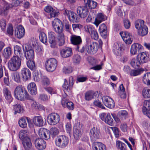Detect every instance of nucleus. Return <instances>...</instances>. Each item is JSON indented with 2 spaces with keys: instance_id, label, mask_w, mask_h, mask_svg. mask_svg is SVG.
I'll return each instance as SVG.
<instances>
[{
  "instance_id": "obj_1",
  "label": "nucleus",
  "mask_w": 150,
  "mask_h": 150,
  "mask_svg": "<svg viewBox=\"0 0 150 150\" xmlns=\"http://www.w3.org/2000/svg\"><path fill=\"white\" fill-rule=\"evenodd\" d=\"M14 95L16 98L21 100H33L24 87L21 85L16 86L15 88Z\"/></svg>"
},
{
  "instance_id": "obj_2",
  "label": "nucleus",
  "mask_w": 150,
  "mask_h": 150,
  "mask_svg": "<svg viewBox=\"0 0 150 150\" xmlns=\"http://www.w3.org/2000/svg\"><path fill=\"white\" fill-rule=\"evenodd\" d=\"M23 0H16L14 3L11 4H9L7 2L3 1L1 4L0 14L6 15L7 14L8 10L10 8L20 6L23 4Z\"/></svg>"
},
{
  "instance_id": "obj_3",
  "label": "nucleus",
  "mask_w": 150,
  "mask_h": 150,
  "mask_svg": "<svg viewBox=\"0 0 150 150\" xmlns=\"http://www.w3.org/2000/svg\"><path fill=\"white\" fill-rule=\"evenodd\" d=\"M21 65V59L18 57L16 56H13L8 63V68L12 71H16L19 69Z\"/></svg>"
},
{
  "instance_id": "obj_4",
  "label": "nucleus",
  "mask_w": 150,
  "mask_h": 150,
  "mask_svg": "<svg viewBox=\"0 0 150 150\" xmlns=\"http://www.w3.org/2000/svg\"><path fill=\"white\" fill-rule=\"evenodd\" d=\"M86 50L87 53L91 55L95 54L97 52L98 45L97 43L91 42L89 40L87 41V43L85 45Z\"/></svg>"
},
{
  "instance_id": "obj_5",
  "label": "nucleus",
  "mask_w": 150,
  "mask_h": 150,
  "mask_svg": "<svg viewBox=\"0 0 150 150\" xmlns=\"http://www.w3.org/2000/svg\"><path fill=\"white\" fill-rule=\"evenodd\" d=\"M69 142V139L65 135H62L57 137L55 142L57 146L64 149L67 146Z\"/></svg>"
},
{
  "instance_id": "obj_6",
  "label": "nucleus",
  "mask_w": 150,
  "mask_h": 150,
  "mask_svg": "<svg viewBox=\"0 0 150 150\" xmlns=\"http://www.w3.org/2000/svg\"><path fill=\"white\" fill-rule=\"evenodd\" d=\"M57 65V61L54 58L48 59L45 63V67L46 70L49 72L54 71Z\"/></svg>"
},
{
  "instance_id": "obj_7",
  "label": "nucleus",
  "mask_w": 150,
  "mask_h": 150,
  "mask_svg": "<svg viewBox=\"0 0 150 150\" xmlns=\"http://www.w3.org/2000/svg\"><path fill=\"white\" fill-rule=\"evenodd\" d=\"M63 14L65 16L68 18L70 22L73 23H78L80 20L79 17L76 13L72 11L65 9Z\"/></svg>"
},
{
  "instance_id": "obj_8",
  "label": "nucleus",
  "mask_w": 150,
  "mask_h": 150,
  "mask_svg": "<svg viewBox=\"0 0 150 150\" xmlns=\"http://www.w3.org/2000/svg\"><path fill=\"white\" fill-rule=\"evenodd\" d=\"M52 26L54 30L58 35H60L63 31V26L62 22L58 18H56L52 21Z\"/></svg>"
},
{
  "instance_id": "obj_9",
  "label": "nucleus",
  "mask_w": 150,
  "mask_h": 150,
  "mask_svg": "<svg viewBox=\"0 0 150 150\" xmlns=\"http://www.w3.org/2000/svg\"><path fill=\"white\" fill-rule=\"evenodd\" d=\"M74 82L72 76L69 78L68 82L66 79H64V83L62 86L63 90L66 94L71 92Z\"/></svg>"
},
{
  "instance_id": "obj_10",
  "label": "nucleus",
  "mask_w": 150,
  "mask_h": 150,
  "mask_svg": "<svg viewBox=\"0 0 150 150\" xmlns=\"http://www.w3.org/2000/svg\"><path fill=\"white\" fill-rule=\"evenodd\" d=\"M60 120L59 115L55 113L50 114L47 117L48 122L51 125H54L57 124L59 122Z\"/></svg>"
},
{
  "instance_id": "obj_11",
  "label": "nucleus",
  "mask_w": 150,
  "mask_h": 150,
  "mask_svg": "<svg viewBox=\"0 0 150 150\" xmlns=\"http://www.w3.org/2000/svg\"><path fill=\"white\" fill-rule=\"evenodd\" d=\"M120 34L126 44H129L132 43L133 40V36L131 34L126 31H122Z\"/></svg>"
},
{
  "instance_id": "obj_12",
  "label": "nucleus",
  "mask_w": 150,
  "mask_h": 150,
  "mask_svg": "<svg viewBox=\"0 0 150 150\" xmlns=\"http://www.w3.org/2000/svg\"><path fill=\"white\" fill-rule=\"evenodd\" d=\"M100 118L103 121L110 126L113 125V120L109 113H103L100 115Z\"/></svg>"
},
{
  "instance_id": "obj_13",
  "label": "nucleus",
  "mask_w": 150,
  "mask_h": 150,
  "mask_svg": "<svg viewBox=\"0 0 150 150\" xmlns=\"http://www.w3.org/2000/svg\"><path fill=\"white\" fill-rule=\"evenodd\" d=\"M104 105L109 108H112L115 106L114 100L110 97L105 96L101 98Z\"/></svg>"
},
{
  "instance_id": "obj_14",
  "label": "nucleus",
  "mask_w": 150,
  "mask_h": 150,
  "mask_svg": "<svg viewBox=\"0 0 150 150\" xmlns=\"http://www.w3.org/2000/svg\"><path fill=\"white\" fill-rule=\"evenodd\" d=\"M77 13L79 17L84 18L88 15V11L86 7L85 6H79L76 9Z\"/></svg>"
},
{
  "instance_id": "obj_15",
  "label": "nucleus",
  "mask_w": 150,
  "mask_h": 150,
  "mask_svg": "<svg viewBox=\"0 0 150 150\" xmlns=\"http://www.w3.org/2000/svg\"><path fill=\"white\" fill-rule=\"evenodd\" d=\"M100 130L97 128L93 127L91 129L90 135L91 140L96 141L100 138Z\"/></svg>"
},
{
  "instance_id": "obj_16",
  "label": "nucleus",
  "mask_w": 150,
  "mask_h": 150,
  "mask_svg": "<svg viewBox=\"0 0 150 150\" xmlns=\"http://www.w3.org/2000/svg\"><path fill=\"white\" fill-rule=\"evenodd\" d=\"M70 40L71 43L76 47V49H78L81 46L82 43V40L81 37L79 36L72 35L71 36Z\"/></svg>"
},
{
  "instance_id": "obj_17",
  "label": "nucleus",
  "mask_w": 150,
  "mask_h": 150,
  "mask_svg": "<svg viewBox=\"0 0 150 150\" xmlns=\"http://www.w3.org/2000/svg\"><path fill=\"white\" fill-rule=\"evenodd\" d=\"M61 56L64 58L70 57L72 54V51L71 48L65 47L62 48L60 50Z\"/></svg>"
},
{
  "instance_id": "obj_18",
  "label": "nucleus",
  "mask_w": 150,
  "mask_h": 150,
  "mask_svg": "<svg viewBox=\"0 0 150 150\" xmlns=\"http://www.w3.org/2000/svg\"><path fill=\"white\" fill-rule=\"evenodd\" d=\"M38 134L40 137V138L43 139L47 140L50 137L49 131L45 128L40 129L38 131Z\"/></svg>"
},
{
  "instance_id": "obj_19",
  "label": "nucleus",
  "mask_w": 150,
  "mask_h": 150,
  "mask_svg": "<svg viewBox=\"0 0 150 150\" xmlns=\"http://www.w3.org/2000/svg\"><path fill=\"white\" fill-rule=\"evenodd\" d=\"M142 111L144 114L146 115L150 118V100H146L144 102Z\"/></svg>"
},
{
  "instance_id": "obj_20",
  "label": "nucleus",
  "mask_w": 150,
  "mask_h": 150,
  "mask_svg": "<svg viewBox=\"0 0 150 150\" xmlns=\"http://www.w3.org/2000/svg\"><path fill=\"white\" fill-rule=\"evenodd\" d=\"M35 147L38 149L42 150L45 149L46 147V142L43 139L38 138L35 141Z\"/></svg>"
},
{
  "instance_id": "obj_21",
  "label": "nucleus",
  "mask_w": 150,
  "mask_h": 150,
  "mask_svg": "<svg viewBox=\"0 0 150 150\" xmlns=\"http://www.w3.org/2000/svg\"><path fill=\"white\" fill-rule=\"evenodd\" d=\"M98 94V91H89L85 93L84 99L86 100H90L92 99L96 98Z\"/></svg>"
},
{
  "instance_id": "obj_22",
  "label": "nucleus",
  "mask_w": 150,
  "mask_h": 150,
  "mask_svg": "<svg viewBox=\"0 0 150 150\" xmlns=\"http://www.w3.org/2000/svg\"><path fill=\"white\" fill-rule=\"evenodd\" d=\"M25 51L24 52V55L27 60H32L34 57V52L33 50L25 46Z\"/></svg>"
},
{
  "instance_id": "obj_23",
  "label": "nucleus",
  "mask_w": 150,
  "mask_h": 150,
  "mask_svg": "<svg viewBox=\"0 0 150 150\" xmlns=\"http://www.w3.org/2000/svg\"><path fill=\"white\" fill-rule=\"evenodd\" d=\"M44 10L45 12L50 13V18L57 17L58 12L54 9L51 6H47L45 7Z\"/></svg>"
},
{
  "instance_id": "obj_24",
  "label": "nucleus",
  "mask_w": 150,
  "mask_h": 150,
  "mask_svg": "<svg viewBox=\"0 0 150 150\" xmlns=\"http://www.w3.org/2000/svg\"><path fill=\"white\" fill-rule=\"evenodd\" d=\"M55 34L53 32H50L48 33V42L51 47L55 48L56 45L55 37Z\"/></svg>"
},
{
  "instance_id": "obj_25",
  "label": "nucleus",
  "mask_w": 150,
  "mask_h": 150,
  "mask_svg": "<svg viewBox=\"0 0 150 150\" xmlns=\"http://www.w3.org/2000/svg\"><path fill=\"white\" fill-rule=\"evenodd\" d=\"M25 34V29L21 25H19L15 30V35L18 38L20 39L22 38Z\"/></svg>"
},
{
  "instance_id": "obj_26",
  "label": "nucleus",
  "mask_w": 150,
  "mask_h": 150,
  "mask_svg": "<svg viewBox=\"0 0 150 150\" xmlns=\"http://www.w3.org/2000/svg\"><path fill=\"white\" fill-rule=\"evenodd\" d=\"M21 74L24 81H26L30 79L31 72L28 69L26 68H23L21 71Z\"/></svg>"
},
{
  "instance_id": "obj_27",
  "label": "nucleus",
  "mask_w": 150,
  "mask_h": 150,
  "mask_svg": "<svg viewBox=\"0 0 150 150\" xmlns=\"http://www.w3.org/2000/svg\"><path fill=\"white\" fill-rule=\"evenodd\" d=\"M142 46L139 43H134L132 44L131 47L130 53L132 55L136 54L142 49Z\"/></svg>"
},
{
  "instance_id": "obj_28",
  "label": "nucleus",
  "mask_w": 150,
  "mask_h": 150,
  "mask_svg": "<svg viewBox=\"0 0 150 150\" xmlns=\"http://www.w3.org/2000/svg\"><path fill=\"white\" fill-rule=\"evenodd\" d=\"M148 53L146 52H142L139 53L137 56V58L141 64L146 62L149 60Z\"/></svg>"
},
{
  "instance_id": "obj_29",
  "label": "nucleus",
  "mask_w": 150,
  "mask_h": 150,
  "mask_svg": "<svg viewBox=\"0 0 150 150\" xmlns=\"http://www.w3.org/2000/svg\"><path fill=\"white\" fill-rule=\"evenodd\" d=\"M22 141L25 150H30L32 145L30 137H26Z\"/></svg>"
},
{
  "instance_id": "obj_30",
  "label": "nucleus",
  "mask_w": 150,
  "mask_h": 150,
  "mask_svg": "<svg viewBox=\"0 0 150 150\" xmlns=\"http://www.w3.org/2000/svg\"><path fill=\"white\" fill-rule=\"evenodd\" d=\"M106 19V16L103 13H99L98 14L96 18H95L94 23L97 27H98L100 23L105 21Z\"/></svg>"
},
{
  "instance_id": "obj_31",
  "label": "nucleus",
  "mask_w": 150,
  "mask_h": 150,
  "mask_svg": "<svg viewBox=\"0 0 150 150\" xmlns=\"http://www.w3.org/2000/svg\"><path fill=\"white\" fill-rule=\"evenodd\" d=\"M30 121V119L28 117H22L19 120L18 124L21 127L25 128L27 127V122L29 124Z\"/></svg>"
},
{
  "instance_id": "obj_32",
  "label": "nucleus",
  "mask_w": 150,
  "mask_h": 150,
  "mask_svg": "<svg viewBox=\"0 0 150 150\" xmlns=\"http://www.w3.org/2000/svg\"><path fill=\"white\" fill-rule=\"evenodd\" d=\"M85 6L92 9L95 8L97 6V3L92 0H83Z\"/></svg>"
},
{
  "instance_id": "obj_33",
  "label": "nucleus",
  "mask_w": 150,
  "mask_h": 150,
  "mask_svg": "<svg viewBox=\"0 0 150 150\" xmlns=\"http://www.w3.org/2000/svg\"><path fill=\"white\" fill-rule=\"evenodd\" d=\"M93 150H106L105 146L100 142L94 143L92 145Z\"/></svg>"
},
{
  "instance_id": "obj_34",
  "label": "nucleus",
  "mask_w": 150,
  "mask_h": 150,
  "mask_svg": "<svg viewBox=\"0 0 150 150\" xmlns=\"http://www.w3.org/2000/svg\"><path fill=\"white\" fill-rule=\"evenodd\" d=\"M99 31L102 37L104 38H106L107 30V27L104 24H102L100 25Z\"/></svg>"
},
{
  "instance_id": "obj_35",
  "label": "nucleus",
  "mask_w": 150,
  "mask_h": 150,
  "mask_svg": "<svg viewBox=\"0 0 150 150\" xmlns=\"http://www.w3.org/2000/svg\"><path fill=\"white\" fill-rule=\"evenodd\" d=\"M122 47L121 44L116 43L113 46V51L115 54L117 56L120 55L122 52Z\"/></svg>"
},
{
  "instance_id": "obj_36",
  "label": "nucleus",
  "mask_w": 150,
  "mask_h": 150,
  "mask_svg": "<svg viewBox=\"0 0 150 150\" xmlns=\"http://www.w3.org/2000/svg\"><path fill=\"white\" fill-rule=\"evenodd\" d=\"M3 91L5 99L10 103L13 99L10 91L6 88H4Z\"/></svg>"
},
{
  "instance_id": "obj_37",
  "label": "nucleus",
  "mask_w": 150,
  "mask_h": 150,
  "mask_svg": "<svg viewBox=\"0 0 150 150\" xmlns=\"http://www.w3.org/2000/svg\"><path fill=\"white\" fill-rule=\"evenodd\" d=\"M33 120L34 124L40 127L43 126L44 122L42 117L41 116H35L33 118Z\"/></svg>"
},
{
  "instance_id": "obj_38",
  "label": "nucleus",
  "mask_w": 150,
  "mask_h": 150,
  "mask_svg": "<svg viewBox=\"0 0 150 150\" xmlns=\"http://www.w3.org/2000/svg\"><path fill=\"white\" fill-rule=\"evenodd\" d=\"M12 54V50L10 47H8L5 48L2 52L3 56L6 59H8Z\"/></svg>"
},
{
  "instance_id": "obj_39",
  "label": "nucleus",
  "mask_w": 150,
  "mask_h": 150,
  "mask_svg": "<svg viewBox=\"0 0 150 150\" xmlns=\"http://www.w3.org/2000/svg\"><path fill=\"white\" fill-rule=\"evenodd\" d=\"M64 100H63L62 102V104L63 107L64 108L67 107L70 110H72L74 109V105L73 103L71 102H68L67 100L65 101L64 102Z\"/></svg>"
},
{
  "instance_id": "obj_40",
  "label": "nucleus",
  "mask_w": 150,
  "mask_h": 150,
  "mask_svg": "<svg viewBox=\"0 0 150 150\" xmlns=\"http://www.w3.org/2000/svg\"><path fill=\"white\" fill-rule=\"evenodd\" d=\"M13 109L15 111L14 114H16L17 113H21L23 112V110L22 106L20 104L18 103L13 105Z\"/></svg>"
},
{
  "instance_id": "obj_41",
  "label": "nucleus",
  "mask_w": 150,
  "mask_h": 150,
  "mask_svg": "<svg viewBox=\"0 0 150 150\" xmlns=\"http://www.w3.org/2000/svg\"><path fill=\"white\" fill-rule=\"evenodd\" d=\"M148 32V28L147 27L144 25L138 31V34L141 36H143L147 34Z\"/></svg>"
},
{
  "instance_id": "obj_42",
  "label": "nucleus",
  "mask_w": 150,
  "mask_h": 150,
  "mask_svg": "<svg viewBox=\"0 0 150 150\" xmlns=\"http://www.w3.org/2000/svg\"><path fill=\"white\" fill-rule=\"evenodd\" d=\"M119 94L120 97L122 98H125L126 97V94L125 92V89L123 84H121L119 87Z\"/></svg>"
},
{
  "instance_id": "obj_43",
  "label": "nucleus",
  "mask_w": 150,
  "mask_h": 150,
  "mask_svg": "<svg viewBox=\"0 0 150 150\" xmlns=\"http://www.w3.org/2000/svg\"><path fill=\"white\" fill-rule=\"evenodd\" d=\"M14 52L15 54L19 57L21 58L23 56L22 52L21 49L20 47L18 45L15 46L14 48Z\"/></svg>"
},
{
  "instance_id": "obj_44",
  "label": "nucleus",
  "mask_w": 150,
  "mask_h": 150,
  "mask_svg": "<svg viewBox=\"0 0 150 150\" xmlns=\"http://www.w3.org/2000/svg\"><path fill=\"white\" fill-rule=\"evenodd\" d=\"M28 134L29 133L27 131L24 130H21L19 134V137L20 139L22 140L26 137H30L28 135Z\"/></svg>"
},
{
  "instance_id": "obj_45",
  "label": "nucleus",
  "mask_w": 150,
  "mask_h": 150,
  "mask_svg": "<svg viewBox=\"0 0 150 150\" xmlns=\"http://www.w3.org/2000/svg\"><path fill=\"white\" fill-rule=\"evenodd\" d=\"M27 62V67L31 70L36 71V67L35 66V62L32 60H28Z\"/></svg>"
},
{
  "instance_id": "obj_46",
  "label": "nucleus",
  "mask_w": 150,
  "mask_h": 150,
  "mask_svg": "<svg viewBox=\"0 0 150 150\" xmlns=\"http://www.w3.org/2000/svg\"><path fill=\"white\" fill-rule=\"evenodd\" d=\"M143 81L145 84L150 85V73L145 74L143 77Z\"/></svg>"
},
{
  "instance_id": "obj_47",
  "label": "nucleus",
  "mask_w": 150,
  "mask_h": 150,
  "mask_svg": "<svg viewBox=\"0 0 150 150\" xmlns=\"http://www.w3.org/2000/svg\"><path fill=\"white\" fill-rule=\"evenodd\" d=\"M127 115L128 113L125 110H121L118 112V116L119 118L122 120H125L126 118Z\"/></svg>"
},
{
  "instance_id": "obj_48",
  "label": "nucleus",
  "mask_w": 150,
  "mask_h": 150,
  "mask_svg": "<svg viewBox=\"0 0 150 150\" xmlns=\"http://www.w3.org/2000/svg\"><path fill=\"white\" fill-rule=\"evenodd\" d=\"M40 80L42 84L44 86H47L50 84V80L46 76H42Z\"/></svg>"
},
{
  "instance_id": "obj_49",
  "label": "nucleus",
  "mask_w": 150,
  "mask_h": 150,
  "mask_svg": "<svg viewBox=\"0 0 150 150\" xmlns=\"http://www.w3.org/2000/svg\"><path fill=\"white\" fill-rule=\"evenodd\" d=\"M12 78L16 82L20 83L21 82V77L19 72H15L12 73L11 75Z\"/></svg>"
},
{
  "instance_id": "obj_50",
  "label": "nucleus",
  "mask_w": 150,
  "mask_h": 150,
  "mask_svg": "<svg viewBox=\"0 0 150 150\" xmlns=\"http://www.w3.org/2000/svg\"><path fill=\"white\" fill-rule=\"evenodd\" d=\"M130 64L132 67L136 69L139 66L141 63L137 57L136 59H132L131 61Z\"/></svg>"
},
{
  "instance_id": "obj_51",
  "label": "nucleus",
  "mask_w": 150,
  "mask_h": 150,
  "mask_svg": "<svg viewBox=\"0 0 150 150\" xmlns=\"http://www.w3.org/2000/svg\"><path fill=\"white\" fill-rule=\"evenodd\" d=\"M59 132L58 129L56 127H54L51 128L49 132L50 137L51 136L53 138L54 137L57 135Z\"/></svg>"
},
{
  "instance_id": "obj_52",
  "label": "nucleus",
  "mask_w": 150,
  "mask_h": 150,
  "mask_svg": "<svg viewBox=\"0 0 150 150\" xmlns=\"http://www.w3.org/2000/svg\"><path fill=\"white\" fill-rule=\"evenodd\" d=\"M144 71V69L141 68L137 70H132L130 72V74L131 76H136L140 74Z\"/></svg>"
},
{
  "instance_id": "obj_53",
  "label": "nucleus",
  "mask_w": 150,
  "mask_h": 150,
  "mask_svg": "<svg viewBox=\"0 0 150 150\" xmlns=\"http://www.w3.org/2000/svg\"><path fill=\"white\" fill-rule=\"evenodd\" d=\"M144 25V21L143 20H137L135 23V27L138 30V31Z\"/></svg>"
},
{
  "instance_id": "obj_54",
  "label": "nucleus",
  "mask_w": 150,
  "mask_h": 150,
  "mask_svg": "<svg viewBox=\"0 0 150 150\" xmlns=\"http://www.w3.org/2000/svg\"><path fill=\"white\" fill-rule=\"evenodd\" d=\"M39 38L43 43H45L47 42V38L46 34L43 32H41L39 34Z\"/></svg>"
},
{
  "instance_id": "obj_55",
  "label": "nucleus",
  "mask_w": 150,
  "mask_h": 150,
  "mask_svg": "<svg viewBox=\"0 0 150 150\" xmlns=\"http://www.w3.org/2000/svg\"><path fill=\"white\" fill-rule=\"evenodd\" d=\"M73 135L74 138L76 139H78L79 137L81 135V129H74Z\"/></svg>"
},
{
  "instance_id": "obj_56",
  "label": "nucleus",
  "mask_w": 150,
  "mask_h": 150,
  "mask_svg": "<svg viewBox=\"0 0 150 150\" xmlns=\"http://www.w3.org/2000/svg\"><path fill=\"white\" fill-rule=\"evenodd\" d=\"M116 146L118 148L121 150H126V146L125 144L120 141H117L116 142Z\"/></svg>"
},
{
  "instance_id": "obj_57",
  "label": "nucleus",
  "mask_w": 150,
  "mask_h": 150,
  "mask_svg": "<svg viewBox=\"0 0 150 150\" xmlns=\"http://www.w3.org/2000/svg\"><path fill=\"white\" fill-rule=\"evenodd\" d=\"M142 95L144 98H149L150 97V89L146 88H144L142 91Z\"/></svg>"
},
{
  "instance_id": "obj_58",
  "label": "nucleus",
  "mask_w": 150,
  "mask_h": 150,
  "mask_svg": "<svg viewBox=\"0 0 150 150\" xmlns=\"http://www.w3.org/2000/svg\"><path fill=\"white\" fill-rule=\"evenodd\" d=\"M34 75V79L35 81L38 82L40 80V78H41V76H42L40 72H39L37 71H35Z\"/></svg>"
},
{
  "instance_id": "obj_59",
  "label": "nucleus",
  "mask_w": 150,
  "mask_h": 150,
  "mask_svg": "<svg viewBox=\"0 0 150 150\" xmlns=\"http://www.w3.org/2000/svg\"><path fill=\"white\" fill-rule=\"evenodd\" d=\"M58 42L59 46L63 45L64 43V36L63 34H62L60 35H58Z\"/></svg>"
},
{
  "instance_id": "obj_60",
  "label": "nucleus",
  "mask_w": 150,
  "mask_h": 150,
  "mask_svg": "<svg viewBox=\"0 0 150 150\" xmlns=\"http://www.w3.org/2000/svg\"><path fill=\"white\" fill-rule=\"evenodd\" d=\"M84 29L85 31L86 32L89 33L90 34L92 32H93L95 30V29L93 26L88 25L85 26Z\"/></svg>"
},
{
  "instance_id": "obj_61",
  "label": "nucleus",
  "mask_w": 150,
  "mask_h": 150,
  "mask_svg": "<svg viewBox=\"0 0 150 150\" xmlns=\"http://www.w3.org/2000/svg\"><path fill=\"white\" fill-rule=\"evenodd\" d=\"M6 21L4 19H2L0 20V27L3 31H5L6 27Z\"/></svg>"
},
{
  "instance_id": "obj_62",
  "label": "nucleus",
  "mask_w": 150,
  "mask_h": 150,
  "mask_svg": "<svg viewBox=\"0 0 150 150\" xmlns=\"http://www.w3.org/2000/svg\"><path fill=\"white\" fill-rule=\"evenodd\" d=\"M7 34L9 35H12L13 34V30L11 24H9L6 30Z\"/></svg>"
},
{
  "instance_id": "obj_63",
  "label": "nucleus",
  "mask_w": 150,
  "mask_h": 150,
  "mask_svg": "<svg viewBox=\"0 0 150 150\" xmlns=\"http://www.w3.org/2000/svg\"><path fill=\"white\" fill-rule=\"evenodd\" d=\"M92 39L95 40H97L98 38V35L96 30H93L90 34Z\"/></svg>"
},
{
  "instance_id": "obj_64",
  "label": "nucleus",
  "mask_w": 150,
  "mask_h": 150,
  "mask_svg": "<svg viewBox=\"0 0 150 150\" xmlns=\"http://www.w3.org/2000/svg\"><path fill=\"white\" fill-rule=\"evenodd\" d=\"M111 128L113 131L115 137L117 138L118 137L120 136L119 131L118 128L117 127H111Z\"/></svg>"
}]
</instances>
